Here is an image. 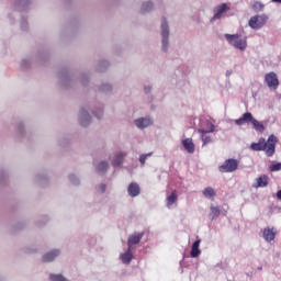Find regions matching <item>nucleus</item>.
Listing matches in <instances>:
<instances>
[{"mask_svg":"<svg viewBox=\"0 0 281 281\" xmlns=\"http://www.w3.org/2000/svg\"><path fill=\"white\" fill-rule=\"evenodd\" d=\"M257 184L255 188H267L269 186V176L262 175L259 178L256 179Z\"/></svg>","mask_w":281,"mask_h":281,"instance_id":"nucleus-15","label":"nucleus"},{"mask_svg":"<svg viewBox=\"0 0 281 281\" xmlns=\"http://www.w3.org/2000/svg\"><path fill=\"white\" fill-rule=\"evenodd\" d=\"M179 196L177 195L176 191H172L171 194L169 196H167V207H172V205H175V203H177Z\"/></svg>","mask_w":281,"mask_h":281,"instance_id":"nucleus-20","label":"nucleus"},{"mask_svg":"<svg viewBox=\"0 0 281 281\" xmlns=\"http://www.w3.org/2000/svg\"><path fill=\"white\" fill-rule=\"evenodd\" d=\"M200 245L201 239H198L192 244L191 258H199V256H201V249H199Z\"/></svg>","mask_w":281,"mask_h":281,"instance_id":"nucleus-14","label":"nucleus"},{"mask_svg":"<svg viewBox=\"0 0 281 281\" xmlns=\"http://www.w3.org/2000/svg\"><path fill=\"white\" fill-rule=\"evenodd\" d=\"M126 157V153H117L115 155V159L112 161L113 166H122L124 158Z\"/></svg>","mask_w":281,"mask_h":281,"instance_id":"nucleus-22","label":"nucleus"},{"mask_svg":"<svg viewBox=\"0 0 281 281\" xmlns=\"http://www.w3.org/2000/svg\"><path fill=\"white\" fill-rule=\"evenodd\" d=\"M149 10H153V2H145L142 5V12H149Z\"/></svg>","mask_w":281,"mask_h":281,"instance_id":"nucleus-27","label":"nucleus"},{"mask_svg":"<svg viewBox=\"0 0 281 281\" xmlns=\"http://www.w3.org/2000/svg\"><path fill=\"white\" fill-rule=\"evenodd\" d=\"M279 170H281V162H277V164L270 166L271 172H278Z\"/></svg>","mask_w":281,"mask_h":281,"instance_id":"nucleus-29","label":"nucleus"},{"mask_svg":"<svg viewBox=\"0 0 281 281\" xmlns=\"http://www.w3.org/2000/svg\"><path fill=\"white\" fill-rule=\"evenodd\" d=\"M121 260L124 265H131V260H133L131 248H127V251L121 255Z\"/></svg>","mask_w":281,"mask_h":281,"instance_id":"nucleus-19","label":"nucleus"},{"mask_svg":"<svg viewBox=\"0 0 281 281\" xmlns=\"http://www.w3.org/2000/svg\"><path fill=\"white\" fill-rule=\"evenodd\" d=\"M153 120L148 117H142L135 121V125L137 128H148V126H151Z\"/></svg>","mask_w":281,"mask_h":281,"instance_id":"nucleus-12","label":"nucleus"},{"mask_svg":"<svg viewBox=\"0 0 281 281\" xmlns=\"http://www.w3.org/2000/svg\"><path fill=\"white\" fill-rule=\"evenodd\" d=\"M80 124L81 126H89L91 124V116L85 110L80 111Z\"/></svg>","mask_w":281,"mask_h":281,"instance_id":"nucleus-13","label":"nucleus"},{"mask_svg":"<svg viewBox=\"0 0 281 281\" xmlns=\"http://www.w3.org/2000/svg\"><path fill=\"white\" fill-rule=\"evenodd\" d=\"M99 190H101L102 193L106 192V184H101Z\"/></svg>","mask_w":281,"mask_h":281,"instance_id":"nucleus-31","label":"nucleus"},{"mask_svg":"<svg viewBox=\"0 0 281 281\" xmlns=\"http://www.w3.org/2000/svg\"><path fill=\"white\" fill-rule=\"evenodd\" d=\"M238 160L234 158L226 159L223 165L218 167V170L225 172H236L238 170Z\"/></svg>","mask_w":281,"mask_h":281,"instance_id":"nucleus-3","label":"nucleus"},{"mask_svg":"<svg viewBox=\"0 0 281 281\" xmlns=\"http://www.w3.org/2000/svg\"><path fill=\"white\" fill-rule=\"evenodd\" d=\"M228 10H229V5H227V3H222L217 7H215L213 10L214 15L211 19V21H218V20L223 19V14H225V12H227Z\"/></svg>","mask_w":281,"mask_h":281,"instance_id":"nucleus-7","label":"nucleus"},{"mask_svg":"<svg viewBox=\"0 0 281 281\" xmlns=\"http://www.w3.org/2000/svg\"><path fill=\"white\" fill-rule=\"evenodd\" d=\"M142 192V188H139V184L137 182L130 183L127 188V193L135 199V196H139Z\"/></svg>","mask_w":281,"mask_h":281,"instance_id":"nucleus-11","label":"nucleus"},{"mask_svg":"<svg viewBox=\"0 0 281 281\" xmlns=\"http://www.w3.org/2000/svg\"><path fill=\"white\" fill-rule=\"evenodd\" d=\"M170 34V31L168 30V22L162 19L161 22V36H162V49L166 52L168 49V36Z\"/></svg>","mask_w":281,"mask_h":281,"instance_id":"nucleus-8","label":"nucleus"},{"mask_svg":"<svg viewBox=\"0 0 281 281\" xmlns=\"http://www.w3.org/2000/svg\"><path fill=\"white\" fill-rule=\"evenodd\" d=\"M274 3H281V0H272Z\"/></svg>","mask_w":281,"mask_h":281,"instance_id":"nucleus-33","label":"nucleus"},{"mask_svg":"<svg viewBox=\"0 0 281 281\" xmlns=\"http://www.w3.org/2000/svg\"><path fill=\"white\" fill-rule=\"evenodd\" d=\"M206 126H207V130H203V128L198 130V133L201 134L203 146H205L206 144H212V137L207 136V133H214L215 131L214 124L207 123Z\"/></svg>","mask_w":281,"mask_h":281,"instance_id":"nucleus-4","label":"nucleus"},{"mask_svg":"<svg viewBox=\"0 0 281 281\" xmlns=\"http://www.w3.org/2000/svg\"><path fill=\"white\" fill-rule=\"evenodd\" d=\"M254 114H251L250 112H246L243 114L241 117L235 120V124L237 126H243L244 124H251L254 122Z\"/></svg>","mask_w":281,"mask_h":281,"instance_id":"nucleus-9","label":"nucleus"},{"mask_svg":"<svg viewBox=\"0 0 281 281\" xmlns=\"http://www.w3.org/2000/svg\"><path fill=\"white\" fill-rule=\"evenodd\" d=\"M97 170L99 172H106V170H109V162L106 161L100 162L99 166L97 167Z\"/></svg>","mask_w":281,"mask_h":281,"instance_id":"nucleus-25","label":"nucleus"},{"mask_svg":"<svg viewBox=\"0 0 281 281\" xmlns=\"http://www.w3.org/2000/svg\"><path fill=\"white\" fill-rule=\"evenodd\" d=\"M148 91H150V88L145 87V92L148 93Z\"/></svg>","mask_w":281,"mask_h":281,"instance_id":"nucleus-32","label":"nucleus"},{"mask_svg":"<svg viewBox=\"0 0 281 281\" xmlns=\"http://www.w3.org/2000/svg\"><path fill=\"white\" fill-rule=\"evenodd\" d=\"M203 194L204 196H206V199H211V196H216V192L211 187L204 189Z\"/></svg>","mask_w":281,"mask_h":281,"instance_id":"nucleus-24","label":"nucleus"},{"mask_svg":"<svg viewBox=\"0 0 281 281\" xmlns=\"http://www.w3.org/2000/svg\"><path fill=\"white\" fill-rule=\"evenodd\" d=\"M144 238V233H135L131 235L127 239V247L131 249L132 245H139Z\"/></svg>","mask_w":281,"mask_h":281,"instance_id":"nucleus-10","label":"nucleus"},{"mask_svg":"<svg viewBox=\"0 0 281 281\" xmlns=\"http://www.w3.org/2000/svg\"><path fill=\"white\" fill-rule=\"evenodd\" d=\"M263 238L267 243H271V240H276V231L273 228H265L263 229Z\"/></svg>","mask_w":281,"mask_h":281,"instance_id":"nucleus-16","label":"nucleus"},{"mask_svg":"<svg viewBox=\"0 0 281 281\" xmlns=\"http://www.w3.org/2000/svg\"><path fill=\"white\" fill-rule=\"evenodd\" d=\"M225 38L235 49H239V52L247 49V37L239 34H225Z\"/></svg>","mask_w":281,"mask_h":281,"instance_id":"nucleus-2","label":"nucleus"},{"mask_svg":"<svg viewBox=\"0 0 281 281\" xmlns=\"http://www.w3.org/2000/svg\"><path fill=\"white\" fill-rule=\"evenodd\" d=\"M278 144V137L271 134L266 140L263 137L259 138L258 143H252L250 145L251 150L259 153L263 150L267 157H273L276 155V145Z\"/></svg>","mask_w":281,"mask_h":281,"instance_id":"nucleus-1","label":"nucleus"},{"mask_svg":"<svg viewBox=\"0 0 281 281\" xmlns=\"http://www.w3.org/2000/svg\"><path fill=\"white\" fill-rule=\"evenodd\" d=\"M267 23V18L263 15H255L249 20V25L252 30H260Z\"/></svg>","mask_w":281,"mask_h":281,"instance_id":"nucleus-6","label":"nucleus"},{"mask_svg":"<svg viewBox=\"0 0 281 281\" xmlns=\"http://www.w3.org/2000/svg\"><path fill=\"white\" fill-rule=\"evenodd\" d=\"M252 9L256 11V12H262V10H265V4L260 3V2H255L252 4Z\"/></svg>","mask_w":281,"mask_h":281,"instance_id":"nucleus-26","label":"nucleus"},{"mask_svg":"<svg viewBox=\"0 0 281 281\" xmlns=\"http://www.w3.org/2000/svg\"><path fill=\"white\" fill-rule=\"evenodd\" d=\"M265 82L268 85L269 89H277L280 87V80L278 79V75H276V72L266 74Z\"/></svg>","mask_w":281,"mask_h":281,"instance_id":"nucleus-5","label":"nucleus"},{"mask_svg":"<svg viewBox=\"0 0 281 281\" xmlns=\"http://www.w3.org/2000/svg\"><path fill=\"white\" fill-rule=\"evenodd\" d=\"M182 146L186 148L187 153H194V143L192 142V138L183 139Z\"/></svg>","mask_w":281,"mask_h":281,"instance_id":"nucleus-17","label":"nucleus"},{"mask_svg":"<svg viewBox=\"0 0 281 281\" xmlns=\"http://www.w3.org/2000/svg\"><path fill=\"white\" fill-rule=\"evenodd\" d=\"M60 251L58 250H53L50 252H47L46 255L43 256V262H52L54 259L59 256Z\"/></svg>","mask_w":281,"mask_h":281,"instance_id":"nucleus-18","label":"nucleus"},{"mask_svg":"<svg viewBox=\"0 0 281 281\" xmlns=\"http://www.w3.org/2000/svg\"><path fill=\"white\" fill-rule=\"evenodd\" d=\"M49 278L52 281H67L63 274H50Z\"/></svg>","mask_w":281,"mask_h":281,"instance_id":"nucleus-28","label":"nucleus"},{"mask_svg":"<svg viewBox=\"0 0 281 281\" xmlns=\"http://www.w3.org/2000/svg\"><path fill=\"white\" fill-rule=\"evenodd\" d=\"M147 157H150V154H143V155H140L139 161L142 164V166H144V164H146Z\"/></svg>","mask_w":281,"mask_h":281,"instance_id":"nucleus-30","label":"nucleus"},{"mask_svg":"<svg viewBox=\"0 0 281 281\" xmlns=\"http://www.w3.org/2000/svg\"><path fill=\"white\" fill-rule=\"evenodd\" d=\"M251 124L252 127L257 131V133H265V124H262V122L254 119Z\"/></svg>","mask_w":281,"mask_h":281,"instance_id":"nucleus-23","label":"nucleus"},{"mask_svg":"<svg viewBox=\"0 0 281 281\" xmlns=\"http://www.w3.org/2000/svg\"><path fill=\"white\" fill-rule=\"evenodd\" d=\"M221 216V209L218 206L211 205V212L209 214V217L211 221H214V218H218Z\"/></svg>","mask_w":281,"mask_h":281,"instance_id":"nucleus-21","label":"nucleus"}]
</instances>
